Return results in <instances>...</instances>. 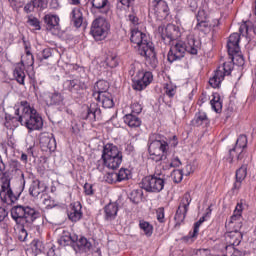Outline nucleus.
<instances>
[{
  "label": "nucleus",
  "instance_id": "f257e3e1",
  "mask_svg": "<svg viewBox=\"0 0 256 256\" xmlns=\"http://www.w3.org/2000/svg\"><path fill=\"white\" fill-rule=\"evenodd\" d=\"M158 34L161 36L164 44L170 46V51H168L167 60L170 63L175 61H180L184 58L185 53L189 55H197L198 50L201 47V42L195 40L194 38H189L188 42L177 41L181 37L179 28L175 25L168 24L167 26L161 25L157 29Z\"/></svg>",
  "mask_w": 256,
  "mask_h": 256
},
{
  "label": "nucleus",
  "instance_id": "f03ea898",
  "mask_svg": "<svg viewBox=\"0 0 256 256\" xmlns=\"http://www.w3.org/2000/svg\"><path fill=\"white\" fill-rule=\"evenodd\" d=\"M14 115L19 117H13L12 115L6 114V122L4 126L7 129L12 127V123H20V125L25 126L29 132L40 131L43 129V118L37 113V110L29 106L27 100L20 102V107L14 111Z\"/></svg>",
  "mask_w": 256,
  "mask_h": 256
},
{
  "label": "nucleus",
  "instance_id": "7ed1b4c3",
  "mask_svg": "<svg viewBox=\"0 0 256 256\" xmlns=\"http://www.w3.org/2000/svg\"><path fill=\"white\" fill-rule=\"evenodd\" d=\"M130 42L133 43L134 49H137V54L145 57L149 65L155 69L158 64V59L154 51L153 43L148 41L147 34L138 29H133L132 35L130 36Z\"/></svg>",
  "mask_w": 256,
  "mask_h": 256
},
{
  "label": "nucleus",
  "instance_id": "20e7f679",
  "mask_svg": "<svg viewBox=\"0 0 256 256\" xmlns=\"http://www.w3.org/2000/svg\"><path fill=\"white\" fill-rule=\"evenodd\" d=\"M0 197L1 201L6 204H12L18 201V198L21 196V192L14 193L10 187V181H12V173L10 170L6 171V165L3 160L0 161Z\"/></svg>",
  "mask_w": 256,
  "mask_h": 256
},
{
  "label": "nucleus",
  "instance_id": "39448f33",
  "mask_svg": "<svg viewBox=\"0 0 256 256\" xmlns=\"http://www.w3.org/2000/svg\"><path fill=\"white\" fill-rule=\"evenodd\" d=\"M103 165L108 169H118L123 161V154L114 144H106L103 146L102 152Z\"/></svg>",
  "mask_w": 256,
  "mask_h": 256
},
{
  "label": "nucleus",
  "instance_id": "423d86ee",
  "mask_svg": "<svg viewBox=\"0 0 256 256\" xmlns=\"http://www.w3.org/2000/svg\"><path fill=\"white\" fill-rule=\"evenodd\" d=\"M148 152L151 156L157 157L154 158L156 162L163 161L164 163H168L169 144L165 140L149 139Z\"/></svg>",
  "mask_w": 256,
  "mask_h": 256
},
{
  "label": "nucleus",
  "instance_id": "0eeeda50",
  "mask_svg": "<svg viewBox=\"0 0 256 256\" xmlns=\"http://www.w3.org/2000/svg\"><path fill=\"white\" fill-rule=\"evenodd\" d=\"M164 184L165 176L158 172H155L154 175H148L142 179V189L148 193H160L164 189Z\"/></svg>",
  "mask_w": 256,
  "mask_h": 256
},
{
  "label": "nucleus",
  "instance_id": "6e6552de",
  "mask_svg": "<svg viewBox=\"0 0 256 256\" xmlns=\"http://www.w3.org/2000/svg\"><path fill=\"white\" fill-rule=\"evenodd\" d=\"M63 86L74 99H81L84 96V91L89 88V79L86 77H78L74 80H66Z\"/></svg>",
  "mask_w": 256,
  "mask_h": 256
},
{
  "label": "nucleus",
  "instance_id": "1a4fd4ad",
  "mask_svg": "<svg viewBox=\"0 0 256 256\" xmlns=\"http://www.w3.org/2000/svg\"><path fill=\"white\" fill-rule=\"evenodd\" d=\"M108 30L109 24L107 20H105V18L99 17L93 21L90 33H92L94 40L101 41L107 37Z\"/></svg>",
  "mask_w": 256,
  "mask_h": 256
},
{
  "label": "nucleus",
  "instance_id": "9d476101",
  "mask_svg": "<svg viewBox=\"0 0 256 256\" xmlns=\"http://www.w3.org/2000/svg\"><path fill=\"white\" fill-rule=\"evenodd\" d=\"M191 201V194L189 192H186L183 195L182 201L180 202V205L176 210V214H174V221H176V226H181V223L184 222Z\"/></svg>",
  "mask_w": 256,
  "mask_h": 256
},
{
  "label": "nucleus",
  "instance_id": "9b49d317",
  "mask_svg": "<svg viewBox=\"0 0 256 256\" xmlns=\"http://www.w3.org/2000/svg\"><path fill=\"white\" fill-rule=\"evenodd\" d=\"M231 67L227 63H223L222 67H219V69L214 72V75L210 80H208V84L212 86V88L216 89L221 86V82L224 81V77L226 75H231Z\"/></svg>",
  "mask_w": 256,
  "mask_h": 256
},
{
  "label": "nucleus",
  "instance_id": "f8f14e48",
  "mask_svg": "<svg viewBox=\"0 0 256 256\" xmlns=\"http://www.w3.org/2000/svg\"><path fill=\"white\" fill-rule=\"evenodd\" d=\"M151 82H153V74L151 72H139L133 78L132 87L136 91H142L147 88Z\"/></svg>",
  "mask_w": 256,
  "mask_h": 256
},
{
  "label": "nucleus",
  "instance_id": "ddd939ff",
  "mask_svg": "<svg viewBox=\"0 0 256 256\" xmlns=\"http://www.w3.org/2000/svg\"><path fill=\"white\" fill-rule=\"evenodd\" d=\"M82 118L88 122H95L101 118V109L98 103L92 102L87 106V112L83 113Z\"/></svg>",
  "mask_w": 256,
  "mask_h": 256
},
{
  "label": "nucleus",
  "instance_id": "4468645a",
  "mask_svg": "<svg viewBox=\"0 0 256 256\" xmlns=\"http://www.w3.org/2000/svg\"><path fill=\"white\" fill-rule=\"evenodd\" d=\"M41 212L30 206H26V212L23 214L22 218L19 219V224L25 222L28 225H31L37 219H40Z\"/></svg>",
  "mask_w": 256,
  "mask_h": 256
},
{
  "label": "nucleus",
  "instance_id": "2eb2a0df",
  "mask_svg": "<svg viewBox=\"0 0 256 256\" xmlns=\"http://www.w3.org/2000/svg\"><path fill=\"white\" fill-rule=\"evenodd\" d=\"M81 203L80 202H74L71 205H69L68 209V219L69 221H72V223H77L83 218V212L81 211Z\"/></svg>",
  "mask_w": 256,
  "mask_h": 256
},
{
  "label": "nucleus",
  "instance_id": "dca6fc26",
  "mask_svg": "<svg viewBox=\"0 0 256 256\" xmlns=\"http://www.w3.org/2000/svg\"><path fill=\"white\" fill-rule=\"evenodd\" d=\"M238 43H240V35L238 33H232L231 36H229L228 43L226 44L229 56L233 57L240 53V46Z\"/></svg>",
  "mask_w": 256,
  "mask_h": 256
},
{
  "label": "nucleus",
  "instance_id": "f3484780",
  "mask_svg": "<svg viewBox=\"0 0 256 256\" xmlns=\"http://www.w3.org/2000/svg\"><path fill=\"white\" fill-rule=\"evenodd\" d=\"M152 10L160 17L166 18L169 16V6L165 0H152Z\"/></svg>",
  "mask_w": 256,
  "mask_h": 256
},
{
  "label": "nucleus",
  "instance_id": "a211bd4d",
  "mask_svg": "<svg viewBox=\"0 0 256 256\" xmlns=\"http://www.w3.org/2000/svg\"><path fill=\"white\" fill-rule=\"evenodd\" d=\"M40 145L44 149L54 152L56 150V140L47 133H43L40 136Z\"/></svg>",
  "mask_w": 256,
  "mask_h": 256
},
{
  "label": "nucleus",
  "instance_id": "6ab92c4d",
  "mask_svg": "<svg viewBox=\"0 0 256 256\" xmlns=\"http://www.w3.org/2000/svg\"><path fill=\"white\" fill-rule=\"evenodd\" d=\"M44 192H46V186L41 183L39 180H34L31 186L29 187V195L34 198L43 197Z\"/></svg>",
  "mask_w": 256,
  "mask_h": 256
},
{
  "label": "nucleus",
  "instance_id": "aec40b11",
  "mask_svg": "<svg viewBox=\"0 0 256 256\" xmlns=\"http://www.w3.org/2000/svg\"><path fill=\"white\" fill-rule=\"evenodd\" d=\"M71 246L76 252H87L92 247V244L86 238L81 236L80 238H77V241L73 242Z\"/></svg>",
  "mask_w": 256,
  "mask_h": 256
},
{
  "label": "nucleus",
  "instance_id": "412c9836",
  "mask_svg": "<svg viewBox=\"0 0 256 256\" xmlns=\"http://www.w3.org/2000/svg\"><path fill=\"white\" fill-rule=\"evenodd\" d=\"M96 100L102 103L104 109H111L114 107L113 95L110 93L96 94Z\"/></svg>",
  "mask_w": 256,
  "mask_h": 256
},
{
  "label": "nucleus",
  "instance_id": "4be33fe9",
  "mask_svg": "<svg viewBox=\"0 0 256 256\" xmlns=\"http://www.w3.org/2000/svg\"><path fill=\"white\" fill-rule=\"evenodd\" d=\"M92 3V10H97L103 15L109 13V1L108 0H90Z\"/></svg>",
  "mask_w": 256,
  "mask_h": 256
},
{
  "label": "nucleus",
  "instance_id": "5701e85b",
  "mask_svg": "<svg viewBox=\"0 0 256 256\" xmlns=\"http://www.w3.org/2000/svg\"><path fill=\"white\" fill-rule=\"evenodd\" d=\"M242 238H243V235L238 231H232L226 234V239L229 240V245H230V246H227L226 249L228 250V248L239 246Z\"/></svg>",
  "mask_w": 256,
  "mask_h": 256
},
{
  "label": "nucleus",
  "instance_id": "b1692460",
  "mask_svg": "<svg viewBox=\"0 0 256 256\" xmlns=\"http://www.w3.org/2000/svg\"><path fill=\"white\" fill-rule=\"evenodd\" d=\"M44 23L47 26V30H59V17L52 14L44 16Z\"/></svg>",
  "mask_w": 256,
  "mask_h": 256
},
{
  "label": "nucleus",
  "instance_id": "393cba45",
  "mask_svg": "<svg viewBox=\"0 0 256 256\" xmlns=\"http://www.w3.org/2000/svg\"><path fill=\"white\" fill-rule=\"evenodd\" d=\"M104 211H105V220L114 221L118 213V204L109 203L108 205L105 206Z\"/></svg>",
  "mask_w": 256,
  "mask_h": 256
},
{
  "label": "nucleus",
  "instance_id": "a878e982",
  "mask_svg": "<svg viewBox=\"0 0 256 256\" xmlns=\"http://www.w3.org/2000/svg\"><path fill=\"white\" fill-rule=\"evenodd\" d=\"M109 83L105 80H99L94 84L93 88V96L100 95V94H109Z\"/></svg>",
  "mask_w": 256,
  "mask_h": 256
},
{
  "label": "nucleus",
  "instance_id": "bb28decb",
  "mask_svg": "<svg viewBox=\"0 0 256 256\" xmlns=\"http://www.w3.org/2000/svg\"><path fill=\"white\" fill-rule=\"evenodd\" d=\"M247 176V167L245 165L241 166L240 169H237L235 172V184L234 189H240L241 182L246 179Z\"/></svg>",
  "mask_w": 256,
  "mask_h": 256
},
{
  "label": "nucleus",
  "instance_id": "cd10ccee",
  "mask_svg": "<svg viewBox=\"0 0 256 256\" xmlns=\"http://www.w3.org/2000/svg\"><path fill=\"white\" fill-rule=\"evenodd\" d=\"M71 21L74 24L75 28H80L83 25V13L78 8L72 9L71 12Z\"/></svg>",
  "mask_w": 256,
  "mask_h": 256
},
{
  "label": "nucleus",
  "instance_id": "c85d7f7f",
  "mask_svg": "<svg viewBox=\"0 0 256 256\" xmlns=\"http://www.w3.org/2000/svg\"><path fill=\"white\" fill-rule=\"evenodd\" d=\"M27 212V206H14L11 208V218L16 222V224H19V219L22 218L23 214Z\"/></svg>",
  "mask_w": 256,
  "mask_h": 256
},
{
  "label": "nucleus",
  "instance_id": "c756f323",
  "mask_svg": "<svg viewBox=\"0 0 256 256\" xmlns=\"http://www.w3.org/2000/svg\"><path fill=\"white\" fill-rule=\"evenodd\" d=\"M123 121L128 125V127L131 128H137L141 126V119L132 113L124 115Z\"/></svg>",
  "mask_w": 256,
  "mask_h": 256
},
{
  "label": "nucleus",
  "instance_id": "7c9ffc66",
  "mask_svg": "<svg viewBox=\"0 0 256 256\" xmlns=\"http://www.w3.org/2000/svg\"><path fill=\"white\" fill-rule=\"evenodd\" d=\"M78 236L76 234H70L68 232L63 233L60 237L59 243L60 246H71L75 241H77Z\"/></svg>",
  "mask_w": 256,
  "mask_h": 256
},
{
  "label": "nucleus",
  "instance_id": "2f4dec72",
  "mask_svg": "<svg viewBox=\"0 0 256 256\" xmlns=\"http://www.w3.org/2000/svg\"><path fill=\"white\" fill-rule=\"evenodd\" d=\"M64 102V96L59 92L48 93V105H61Z\"/></svg>",
  "mask_w": 256,
  "mask_h": 256
},
{
  "label": "nucleus",
  "instance_id": "473e14b6",
  "mask_svg": "<svg viewBox=\"0 0 256 256\" xmlns=\"http://www.w3.org/2000/svg\"><path fill=\"white\" fill-rule=\"evenodd\" d=\"M14 78L20 85L25 84V72H23V65H18L13 71Z\"/></svg>",
  "mask_w": 256,
  "mask_h": 256
},
{
  "label": "nucleus",
  "instance_id": "72a5a7b5",
  "mask_svg": "<svg viewBox=\"0 0 256 256\" xmlns=\"http://www.w3.org/2000/svg\"><path fill=\"white\" fill-rule=\"evenodd\" d=\"M209 122L206 113H204L203 111L198 112L197 114H195V118L194 120H192V124L200 127L203 124H207Z\"/></svg>",
  "mask_w": 256,
  "mask_h": 256
},
{
  "label": "nucleus",
  "instance_id": "f704fd0d",
  "mask_svg": "<svg viewBox=\"0 0 256 256\" xmlns=\"http://www.w3.org/2000/svg\"><path fill=\"white\" fill-rule=\"evenodd\" d=\"M247 147V137L245 135H240L238 137L237 142L235 143V147L229 150V155L232 156L233 152L237 150H241Z\"/></svg>",
  "mask_w": 256,
  "mask_h": 256
},
{
  "label": "nucleus",
  "instance_id": "c9c22d12",
  "mask_svg": "<svg viewBox=\"0 0 256 256\" xmlns=\"http://www.w3.org/2000/svg\"><path fill=\"white\" fill-rule=\"evenodd\" d=\"M144 197V191L142 189L133 190L132 193L128 195V199L133 204H139L141 202L142 198Z\"/></svg>",
  "mask_w": 256,
  "mask_h": 256
},
{
  "label": "nucleus",
  "instance_id": "e433bc0d",
  "mask_svg": "<svg viewBox=\"0 0 256 256\" xmlns=\"http://www.w3.org/2000/svg\"><path fill=\"white\" fill-rule=\"evenodd\" d=\"M140 230L146 235V237H151L153 235V225L149 224L147 221L139 222Z\"/></svg>",
  "mask_w": 256,
  "mask_h": 256
},
{
  "label": "nucleus",
  "instance_id": "4c0bfd02",
  "mask_svg": "<svg viewBox=\"0 0 256 256\" xmlns=\"http://www.w3.org/2000/svg\"><path fill=\"white\" fill-rule=\"evenodd\" d=\"M221 98L219 97V94H214L213 99L210 101V104L212 105V109L214 112L219 113L222 109V103Z\"/></svg>",
  "mask_w": 256,
  "mask_h": 256
},
{
  "label": "nucleus",
  "instance_id": "58836bf2",
  "mask_svg": "<svg viewBox=\"0 0 256 256\" xmlns=\"http://www.w3.org/2000/svg\"><path fill=\"white\" fill-rule=\"evenodd\" d=\"M26 24L34 28V30H37V31L41 30L40 20H38V18H35L33 15L28 16V20L26 21Z\"/></svg>",
  "mask_w": 256,
  "mask_h": 256
},
{
  "label": "nucleus",
  "instance_id": "ea45409f",
  "mask_svg": "<svg viewBox=\"0 0 256 256\" xmlns=\"http://www.w3.org/2000/svg\"><path fill=\"white\" fill-rule=\"evenodd\" d=\"M103 180H105V182L109 183V184H114L116 182L122 181L118 178V176H117V174H115V172L106 173L105 176H103Z\"/></svg>",
  "mask_w": 256,
  "mask_h": 256
},
{
  "label": "nucleus",
  "instance_id": "a19ab883",
  "mask_svg": "<svg viewBox=\"0 0 256 256\" xmlns=\"http://www.w3.org/2000/svg\"><path fill=\"white\" fill-rule=\"evenodd\" d=\"M105 62L109 68H116L118 66L117 55L108 54V56H106Z\"/></svg>",
  "mask_w": 256,
  "mask_h": 256
},
{
  "label": "nucleus",
  "instance_id": "79ce46f5",
  "mask_svg": "<svg viewBox=\"0 0 256 256\" xmlns=\"http://www.w3.org/2000/svg\"><path fill=\"white\" fill-rule=\"evenodd\" d=\"M50 57H52V48H44L43 51L38 53L37 60L43 62L44 60H47Z\"/></svg>",
  "mask_w": 256,
  "mask_h": 256
},
{
  "label": "nucleus",
  "instance_id": "37998d69",
  "mask_svg": "<svg viewBox=\"0 0 256 256\" xmlns=\"http://www.w3.org/2000/svg\"><path fill=\"white\" fill-rule=\"evenodd\" d=\"M30 3L33 6H36L38 11H43L47 8V0H31Z\"/></svg>",
  "mask_w": 256,
  "mask_h": 256
},
{
  "label": "nucleus",
  "instance_id": "c03bdc74",
  "mask_svg": "<svg viewBox=\"0 0 256 256\" xmlns=\"http://www.w3.org/2000/svg\"><path fill=\"white\" fill-rule=\"evenodd\" d=\"M243 211V206L241 204H237L235 207L234 214L231 216L230 223H234L241 217V212Z\"/></svg>",
  "mask_w": 256,
  "mask_h": 256
},
{
  "label": "nucleus",
  "instance_id": "a18cd8bd",
  "mask_svg": "<svg viewBox=\"0 0 256 256\" xmlns=\"http://www.w3.org/2000/svg\"><path fill=\"white\" fill-rule=\"evenodd\" d=\"M201 224H203V223L202 222H195V224H194V231L189 236L184 237L183 241L188 242L189 240L197 237L198 229L200 228Z\"/></svg>",
  "mask_w": 256,
  "mask_h": 256
},
{
  "label": "nucleus",
  "instance_id": "49530a36",
  "mask_svg": "<svg viewBox=\"0 0 256 256\" xmlns=\"http://www.w3.org/2000/svg\"><path fill=\"white\" fill-rule=\"evenodd\" d=\"M115 175H117V178L120 179V181H126L129 179L130 171L129 169H120Z\"/></svg>",
  "mask_w": 256,
  "mask_h": 256
},
{
  "label": "nucleus",
  "instance_id": "de8ad7c7",
  "mask_svg": "<svg viewBox=\"0 0 256 256\" xmlns=\"http://www.w3.org/2000/svg\"><path fill=\"white\" fill-rule=\"evenodd\" d=\"M204 14V11H198V16H197V29L203 31V28H207L209 26V24L204 21V20H201L200 19V16Z\"/></svg>",
  "mask_w": 256,
  "mask_h": 256
},
{
  "label": "nucleus",
  "instance_id": "09e8293b",
  "mask_svg": "<svg viewBox=\"0 0 256 256\" xmlns=\"http://www.w3.org/2000/svg\"><path fill=\"white\" fill-rule=\"evenodd\" d=\"M164 93L168 96V98H172L176 94V87L172 84H167L166 87H164Z\"/></svg>",
  "mask_w": 256,
  "mask_h": 256
},
{
  "label": "nucleus",
  "instance_id": "8fccbe9b",
  "mask_svg": "<svg viewBox=\"0 0 256 256\" xmlns=\"http://www.w3.org/2000/svg\"><path fill=\"white\" fill-rule=\"evenodd\" d=\"M28 237L27 230L22 226L20 227L19 234L17 235V239H19L20 242L26 241Z\"/></svg>",
  "mask_w": 256,
  "mask_h": 256
},
{
  "label": "nucleus",
  "instance_id": "3c124183",
  "mask_svg": "<svg viewBox=\"0 0 256 256\" xmlns=\"http://www.w3.org/2000/svg\"><path fill=\"white\" fill-rule=\"evenodd\" d=\"M239 31H240V34H239L240 36L247 38V36L249 35V26H247L246 23H243L241 24Z\"/></svg>",
  "mask_w": 256,
  "mask_h": 256
},
{
  "label": "nucleus",
  "instance_id": "603ef678",
  "mask_svg": "<svg viewBox=\"0 0 256 256\" xmlns=\"http://www.w3.org/2000/svg\"><path fill=\"white\" fill-rule=\"evenodd\" d=\"M84 194H86V196H93V194H95L92 184H84Z\"/></svg>",
  "mask_w": 256,
  "mask_h": 256
},
{
  "label": "nucleus",
  "instance_id": "864d4df0",
  "mask_svg": "<svg viewBox=\"0 0 256 256\" xmlns=\"http://www.w3.org/2000/svg\"><path fill=\"white\" fill-rule=\"evenodd\" d=\"M141 112H142L141 104H139L138 102H134L132 104V115L133 114L139 115V114H141Z\"/></svg>",
  "mask_w": 256,
  "mask_h": 256
},
{
  "label": "nucleus",
  "instance_id": "5fc2aeb1",
  "mask_svg": "<svg viewBox=\"0 0 256 256\" xmlns=\"http://www.w3.org/2000/svg\"><path fill=\"white\" fill-rule=\"evenodd\" d=\"M37 9V6L32 5L30 2L26 3V5L23 7V11L26 14L33 13Z\"/></svg>",
  "mask_w": 256,
  "mask_h": 256
},
{
  "label": "nucleus",
  "instance_id": "6e6d98bb",
  "mask_svg": "<svg viewBox=\"0 0 256 256\" xmlns=\"http://www.w3.org/2000/svg\"><path fill=\"white\" fill-rule=\"evenodd\" d=\"M9 167H10V170L8 171L10 172L18 171V168H19L18 160H10Z\"/></svg>",
  "mask_w": 256,
  "mask_h": 256
},
{
  "label": "nucleus",
  "instance_id": "4d7b16f0",
  "mask_svg": "<svg viewBox=\"0 0 256 256\" xmlns=\"http://www.w3.org/2000/svg\"><path fill=\"white\" fill-rule=\"evenodd\" d=\"M157 220L160 223H164V208H158L157 209Z\"/></svg>",
  "mask_w": 256,
  "mask_h": 256
},
{
  "label": "nucleus",
  "instance_id": "13d9d810",
  "mask_svg": "<svg viewBox=\"0 0 256 256\" xmlns=\"http://www.w3.org/2000/svg\"><path fill=\"white\" fill-rule=\"evenodd\" d=\"M128 21L133 24V26H138L139 18L135 14L128 15Z\"/></svg>",
  "mask_w": 256,
  "mask_h": 256
},
{
  "label": "nucleus",
  "instance_id": "bf43d9fd",
  "mask_svg": "<svg viewBox=\"0 0 256 256\" xmlns=\"http://www.w3.org/2000/svg\"><path fill=\"white\" fill-rule=\"evenodd\" d=\"M181 160L178 157L173 158L172 162L169 163V166L172 168H178L181 166Z\"/></svg>",
  "mask_w": 256,
  "mask_h": 256
},
{
  "label": "nucleus",
  "instance_id": "052dcab7",
  "mask_svg": "<svg viewBox=\"0 0 256 256\" xmlns=\"http://www.w3.org/2000/svg\"><path fill=\"white\" fill-rule=\"evenodd\" d=\"M34 247H35V250H38L40 252H43V242H41L40 240H35L34 241Z\"/></svg>",
  "mask_w": 256,
  "mask_h": 256
},
{
  "label": "nucleus",
  "instance_id": "680f3d73",
  "mask_svg": "<svg viewBox=\"0 0 256 256\" xmlns=\"http://www.w3.org/2000/svg\"><path fill=\"white\" fill-rule=\"evenodd\" d=\"M174 175H175L174 180L176 183H179L182 181V178H183L182 170H177Z\"/></svg>",
  "mask_w": 256,
  "mask_h": 256
},
{
  "label": "nucleus",
  "instance_id": "e2e57ef3",
  "mask_svg": "<svg viewBox=\"0 0 256 256\" xmlns=\"http://www.w3.org/2000/svg\"><path fill=\"white\" fill-rule=\"evenodd\" d=\"M8 212L5 208L0 207V223L4 221V219L7 218Z\"/></svg>",
  "mask_w": 256,
  "mask_h": 256
},
{
  "label": "nucleus",
  "instance_id": "0e129e2a",
  "mask_svg": "<svg viewBox=\"0 0 256 256\" xmlns=\"http://www.w3.org/2000/svg\"><path fill=\"white\" fill-rule=\"evenodd\" d=\"M125 151L130 155L135 151V147L132 144H126Z\"/></svg>",
  "mask_w": 256,
  "mask_h": 256
},
{
  "label": "nucleus",
  "instance_id": "69168bd1",
  "mask_svg": "<svg viewBox=\"0 0 256 256\" xmlns=\"http://www.w3.org/2000/svg\"><path fill=\"white\" fill-rule=\"evenodd\" d=\"M135 0H120L121 5L125 7H130Z\"/></svg>",
  "mask_w": 256,
  "mask_h": 256
},
{
  "label": "nucleus",
  "instance_id": "338daca9",
  "mask_svg": "<svg viewBox=\"0 0 256 256\" xmlns=\"http://www.w3.org/2000/svg\"><path fill=\"white\" fill-rule=\"evenodd\" d=\"M185 169H186V174H185L186 176H188L194 172L193 165L188 164V165H186Z\"/></svg>",
  "mask_w": 256,
  "mask_h": 256
},
{
  "label": "nucleus",
  "instance_id": "774afa93",
  "mask_svg": "<svg viewBox=\"0 0 256 256\" xmlns=\"http://www.w3.org/2000/svg\"><path fill=\"white\" fill-rule=\"evenodd\" d=\"M231 248L234 250L231 256H241V252L239 250L235 249L234 247Z\"/></svg>",
  "mask_w": 256,
  "mask_h": 256
}]
</instances>
